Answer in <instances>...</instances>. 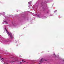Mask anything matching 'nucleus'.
I'll use <instances>...</instances> for the list:
<instances>
[{
  "label": "nucleus",
  "mask_w": 64,
  "mask_h": 64,
  "mask_svg": "<svg viewBox=\"0 0 64 64\" xmlns=\"http://www.w3.org/2000/svg\"><path fill=\"white\" fill-rule=\"evenodd\" d=\"M8 33L9 34L10 36V38H11V39H12V38H14V37L13 36H12V34L11 33H9V32H8Z\"/></svg>",
  "instance_id": "1"
},
{
  "label": "nucleus",
  "mask_w": 64,
  "mask_h": 64,
  "mask_svg": "<svg viewBox=\"0 0 64 64\" xmlns=\"http://www.w3.org/2000/svg\"><path fill=\"white\" fill-rule=\"evenodd\" d=\"M2 59H1V58H0V60H2V61H3V60H4V59L3 58H2Z\"/></svg>",
  "instance_id": "2"
},
{
  "label": "nucleus",
  "mask_w": 64,
  "mask_h": 64,
  "mask_svg": "<svg viewBox=\"0 0 64 64\" xmlns=\"http://www.w3.org/2000/svg\"><path fill=\"white\" fill-rule=\"evenodd\" d=\"M5 22V23H6V24H7V22Z\"/></svg>",
  "instance_id": "3"
},
{
  "label": "nucleus",
  "mask_w": 64,
  "mask_h": 64,
  "mask_svg": "<svg viewBox=\"0 0 64 64\" xmlns=\"http://www.w3.org/2000/svg\"><path fill=\"white\" fill-rule=\"evenodd\" d=\"M5 29L6 32H8V31H7V29H6V28H5Z\"/></svg>",
  "instance_id": "4"
},
{
  "label": "nucleus",
  "mask_w": 64,
  "mask_h": 64,
  "mask_svg": "<svg viewBox=\"0 0 64 64\" xmlns=\"http://www.w3.org/2000/svg\"><path fill=\"white\" fill-rule=\"evenodd\" d=\"M2 13L3 14H5V12H3Z\"/></svg>",
  "instance_id": "5"
},
{
  "label": "nucleus",
  "mask_w": 64,
  "mask_h": 64,
  "mask_svg": "<svg viewBox=\"0 0 64 64\" xmlns=\"http://www.w3.org/2000/svg\"><path fill=\"white\" fill-rule=\"evenodd\" d=\"M20 64H22L23 63L21 62H20Z\"/></svg>",
  "instance_id": "6"
},
{
  "label": "nucleus",
  "mask_w": 64,
  "mask_h": 64,
  "mask_svg": "<svg viewBox=\"0 0 64 64\" xmlns=\"http://www.w3.org/2000/svg\"><path fill=\"white\" fill-rule=\"evenodd\" d=\"M42 58L41 60L40 61V62H41V61H42Z\"/></svg>",
  "instance_id": "7"
},
{
  "label": "nucleus",
  "mask_w": 64,
  "mask_h": 64,
  "mask_svg": "<svg viewBox=\"0 0 64 64\" xmlns=\"http://www.w3.org/2000/svg\"><path fill=\"white\" fill-rule=\"evenodd\" d=\"M54 56H55L56 57V55H55V54H54Z\"/></svg>",
  "instance_id": "8"
},
{
  "label": "nucleus",
  "mask_w": 64,
  "mask_h": 64,
  "mask_svg": "<svg viewBox=\"0 0 64 64\" xmlns=\"http://www.w3.org/2000/svg\"><path fill=\"white\" fill-rule=\"evenodd\" d=\"M10 16H11V15H10Z\"/></svg>",
  "instance_id": "9"
},
{
  "label": "nucleus",
  "mask_w": 64,
  "mask_h": 64,
  "mask_svg": "<svg viewBox=\"0 0 64 64\" xmlns=\"http://www.w3.org/2000/svg\"><path fill=\"white\" fill-rule=\"evenodd\" d=\"M23 61H24V60H22V62H23Z\"/></svg>",
  "instance_id": "10"
},
{
  "label": "nucleus",
  "mask_w": 64,
  "mask_h": 64,
  "mask_svg": "<svg viewBox=\"0 0 64 64\" xmlns=\"http://www.w3.org/2000/svg\"><path fill=\"white\" fill-rule=\"evenodd\" d=\"M23 62V63H24V62H25V61H24Z\"/></svg>",
  "instance_id": "11"
},
{
  "label": "nucleus",
  "mask_w": 64,
  "mask_h": 64,
  "mask_svg": "<svg viewBox=\"0 0 64 64\" xmlns=\"http://www.w3.org/2000/svg\"><path fill=\"white\" fill-rule=\"evenodd\" d=\"M17 61V60H16V61Z\"/></svg>",
  "instance_id": "12"
},
{
  "label": "nucleus",
  "mask_w": 64,
  "mask_h": 64,
  "mask_svg": "<svg viewBox=\"0 0 64 64\" xmlns=\"http://www.w3.org/2000/svg\"><path fill=\"white\" fill-rule=\"evenodd\" d=\"M6 64H8V63H6Z\"/></svg>",
  "instance_id": "13"
},
{
  "label": "nucleus",
  "mask_w": 64,
  "mask_h": 64,
  "mask_svg": "<svg viewBox=\"0 0 64 64\" xmlns=\"http://www.w3.org/2000/svg\"><path fill=\"white\" fill-rule=\"evenodd\" d=\"M4 64H5V63H4Z\"/></svg>",
  "instance_id": "14"
}]
</instances>
